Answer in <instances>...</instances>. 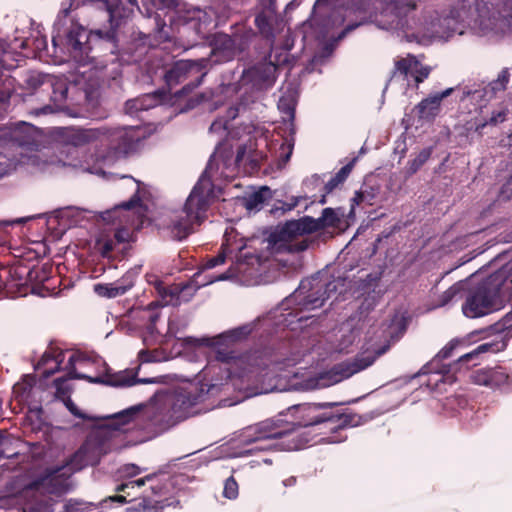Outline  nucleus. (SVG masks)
Instances as JSON below:
<instances>
[{
  "label": "nucleus",
  "instance_id": "obj_1",
  "mask_svg": "<svg viewBox=\"0 0 512 512\" xmlns=\"http://www.w3.org/2000/svg\"><path fill=\"white\" fill-rule=\"evenodd\" d=\"M338 406L339 403L336 402L301 403L291 406L288 410L294 417L295 422L264 421L252 429L253 437L249 440V442L255 444L252 450L302 449L308 440L300 435L298 427L329 423L333 425L331 427L333 430L356 426L360 417L336 409Z\"/></svg>",
  "mask_w": 512,
  "mask_h": 512
},
{
  "label": "nucleus",
  "instance_id": "obj_2",
  "mask_svg": "<svg viewBox=\"0 0 512 512\" xmlns=\"http://www.w3.org/2000/svg\"><path fill=\"white\" fill-rule=\"evenodd\" d=\"M72 4L63 8L54 25L55 34L52 36V44L55 53L58 51L81 66L92 63L98 57L106 55L107 44L97 45L100 37L96 31H88L82 25L68 19Z\"/></svg>",
  "mask_w": 512,
  "mask_h": 512
},
{
  "label": "nucleus",
  "instance_id": "obj_3",
  "mask_svg": "<svg viewBox=\"0 0 512 512\" xmlns=\"http://www.w3.org/2000/svg\"><path fill=\"white\" fill-rule=\"evenodd\" d=\"M106 420L108 423L97 432L104 437H112L117 432L127 433L136 428L160 434L177 424L164 399L145 409L142 406L130 407Z\"/></svg>",
  "mask_w": 512,
  "mask_h": 512
},
{
  "label": "nucleus",
  "instance_id": "obj_4",
  "mask_svg": "<svg viewBox=\"0 0 512 512\" xmlns=\"http://www.w3.org/2000/svg\"><path fill=\"white\" fill-rule=\"evenodd\" d=\"M211 166L210 160L188 196L183 209L175 213L166 226V230L173 240L182 241L186 239L193 233L194 225H200L205 219L209 207V197L212 194Z\"/></svg>",
  "mask_w": 512,
  "mask_h": 512
},
{
  "label": "nucleus",
  "instance_id": "obj_5",
  "mask_svg": "<svg viewBox=\"0 0 512 512\" xmlns=\"http://www.w3.org/2000/svg\"><path fill=\"white\" fill-rule=\"evenodd\" d=\"M338 222L339 218L335 211L332 208H325L322 211L321 217L317 219L310 216H304L297 220L287 221L271 235L272 241L274 243H288V250L290 252H302L308 249L313 241L304 238L300 241L294 242V239L297 236L310 234L326 227H335Z\"/></svg>",
  "mask_w": 512,
  "mask_h": 512
},
{
  "label": "nucleus",
  "instance_id": "obj_6",
  "mask_svg": "<svg viewBox=\"0 0 512 512\" xmlns=\"http://www.w3.org/2000/svg\"><path fill=\"white\" fill-rule=\"evenodd\" d=\"M52 266L44 264L29 268L19 264L0 270V292L6 296H25L30 291L38 293V285L48 281L51 277Z\"/></svg>",
  "mask_w": 512,
  "mask_h": 512
},
{
  "label": "nucleus",
  "instance_id": "obj_7",
  "mask_svg": "<svg viewBox=\"0 0 512 512\" xmlns=\"http://www.w3.org/2000/svg\"><path fill=\"white\" fill-rule=\"evenodd\" d=\"M503 294L501 274H491L469 289L462 312L468 318H479L499 309Z\"/></svg>",
  "mask_w": 512,
  "mask_h": 512
},
{
  "label": "nucleus",
  "instance_id": "obj_8",
  "mask_svg": "<svg viewBox=\"0 0 512 512\" xmlns=\"http://www.w3.org/2000/svg\"><path fill=\"white\" fill-rule=\"evenodd\" d=\"M62 470L55 469L26 486L25 494L32 493L33 499L24 505L23 512H54L56 503L45 493L61 495L67 491L69 475L66 476Z\"/></svg>",
  "mask_w": 512,
  "mask_h": 512
},
{
  "label": "nucleus",
  "instance_id": "obj_9",
  "mask_svg": "<svg viewBox=\"0 0 512 512\" xmlns=\"http://www.w3.org/2000/svg\"><path fill=\"white\" fill-rule=\"evenodd\" d=\"M337 290L335 280L328 281L319 276L302 280L298 288L286 298V305H296L295 310L311 311L320 308L325 301Z\"/></svg>",
  "mask_w": 512,
  "mask_h": 512
},
{
  "label": "nucleus",
  "instance_id": "obj_10",
  "mask_svg": "<svg viewBox=\"0 0 512 512\" xmlns=\"http://www.w3.org/2000/svg\"><path fill=\"white\" fill-rule=\"evenodd\" d=\"M100 7L106 9L109 15L110 29L96 30V35L100 37L97 45L107 44L109 54H116L119 49L118 29L131 17L135 8L139 9L137 0H100Z\"/></svg>",
  "mask_w": 512,
  "mask_h": 512
},
{
  "label": "nucleus",
  "instance_id": "obj_11",
  "mask_svg": "<svg viewBox=\"0 0 512 512\" xmlns=\"http://www.w3.org/2000/svg\"><path fill=\"white\" fill-rule=\"evenodd\" d=\"M211 63L209 58H200L197 60H179L175 62L164 75L166 85L172 90L184 80L192 78L189 83L184 85L182 89L175 92V96H184L190 93L193 89L198 87Z\"/></svg>",
  "mask_w": 512,
  "mask_h": 512
},
{
  "label": "nucleus",
  "instance_id": "obj_12",
  "mask_svg": "<svg viewBox=\"0 0 512 512\" xmlns=\"http://www.w3.org/2000/svg\"><path fill=\"white\" fill-rule=\"evenodd\" d=\"M251 332L249 326H241L222 333L214 338H206L201 341L205 345L215 348V359L223 363L235 361L238 356L229 345L246 338Z\"/></svg>",
  "mask_w": 512,
  "mask_h": 512
},
{
  "label": "nucleus",
  "instance_id": "obj_13",
  "mask_svg": "<svg viewBox=\"0 0 512 512\" xmlns=\"http://www.w3.org/2000/svg\"><path fill=\"white\" fill-rule=\"evenodd\" d=\"M369 0H353L347 11L365 14ZM386 9L397 19V25L409 27L408 17L418 8V0H381Z\"/></svg>",
  "mask_w": 512,
  "mask_h": 512
},
{
  "label": "nucleus",
  "instance_id": "obj_14",
  "mask_svg": "<svg viewBox=\"0 0 512 512\" xmlns=\"http://www.w3.org/2000/svg\"><path fill=\"white\" fill-rule=\"evenodd\" d=\"M164 400L178 424L193 414L194 406L203 401V393L197 388L181 389Z\"/></svg>",
  "mask_w": 512,
  "mask_h": 512
},
{
  "label": "nucleus",
  "instance_id": "obj_15",
  "mask_svg": "<svg viewBox=\"0 0 512 512\" xmlns=\"http://www.w3.org/2000/svg\"><path fill=\"white\" fill-rule=\"evenodd\" d=\"M69 377L87 380L90 383H100L113 387H131L139 383L153 382L151 379H139L137 377V372L128 369L113 374L107 373L103 376L95 378L82 373H78L77 371H72L69 373Z\"/></svg>",
  "mask_w": 512,
  "mask_h": 512
},
{
  "label": "nucleus",
  "instance_id": "obj_16",
  "mask_svg": "<svg viewBox=\"0 0 512 512\" xmlns=\"http://www.w3.org/2000/svg\"><path fill=\"white\" fill-rule=\"evenodd\" d=\"M103 140H107L109 146L118 153L127 154L135 149L139 138L135 135L133 128L103 126Z\"/></svg>",
  "mask_w": 512,
  "mask_h": 512
},
{
  "label": "nucleus",
  "instance_id": "obj_17",
  "mask_svg": "<svg viewBox=\"0 0 512 512\" xmlns=\"http://www.w3.org/2000/svg\"><path fill=\"white\" fill-rule=\"evenodd\" d=\"M383 351H379L374 355H357L353 360L351 361H344L339 364H336L331 372L335 376V382L341 381L343 379H347L354 374L368 368L371 366L377 357L381 355Z\"/></svg>",
  "mask_w": 512,
  "mask_h": 512
},
{
  "label": "nucleus",
  "instance_id": "obj_18",
  "mask_svg": "<svg viewBox=\"0 0 512 512\" xmlns=\"http://www.w3.org/2000/svg\"><path fill=\"white\" fill-rule=\"evenodd\" d=\"M28 83L33 87L37 88L42 85H47L52 89V93L50 96L51 101L53 102L55 108L57 110H61L64 108V104L67 100L68 94V85L66 81L62 79H56L51 76H38L31 77Z\"/></svg>",
  "mask_w": 512,
  "mask_h": 512
},
{
  "label": "nucleus",
  "instance_id": "obj_19",
  "mask_svg": "<svg viewBox=\"0 0 512 512\" xmlns=\"http://www.w3.org/2000/svg\"><path fill=\"white\" fill-rule=\"evenodd\" d=\"M504 342H486L477 346L471 352H468L458 358L456 362L449 365H443V368L437 370L438 374L442 376L448 375L452 370L455 372L460 370L461 366L464 364H468L470 361L476 359L480 354L491 352L497 353L502 351L505 348Z\"/></svg>",
  "mask_w": 512,
  "mask_h": 512
},
{
  "label": "nucleus",
  "instance_id": "obj_20",
  "mask_svg": "<svg viewBox=\"0 0 512 512\" xmlns=\"http://www.w3.org/2000/svg\"><path fill=\"white\" fill-rule=\"evenodd\" d=\"M276 67L272 62L265 61L258 63L246 72V77L258 89H268L272 87L276 81Z\"/></svg>",
  "mask_w": 512,
  "mask_h": 512
},
{
  "label": "nucleus",
  "instance_id": "obj_21",
  "mask_svg": "<svg viewBox=\"0 0 512 512\" xmlns=\"http://www.w3.org/2000/svg\"><path fill=\"white\" fill-rule=\"evenodd\" d=\"M239 48L236 39L225 33L215 34L212 41L211 54L217 59L215 62H227L238 54Z\"/></svg>",
  "mask_w": 512,
  "mask_h": 512
},
{
  "label": "nucleus",
  "instance_id": "obj_22",
  "mask_svg": "<svg viewBox=\"0 0 512 512\" xmlns=\"http://www.w3.org/2000/svg\"><path fill=\"white\" fill-rule=\"evenodd\" d=\"M454 91V88H447L446 90L431 95L421 102H419L414 111L420 119L431 121L439 114L441 101L450 96Z\"/></svg>",
  "mask_w": 512,
  "mask_h": 512
},
{
  "label": "nucleus",
  "instance_id": "obj_23",
  "mask_svg": "<svg viewBox=\"0 0 512 512\" xmlns=\"http://www.w3.org/2000/svg\"><path fill=\"white\" fill-rule=\"evenodd\" d=\"M36 128L27 122H19L14 124L10 129L11 141L23 148L32 149L37 145Z\"/></svg>",
  "mask_w": 512,
  "mask_h": 512
},
{
  "label": "nucleus",
  "instance_id": "obj_24",
  "mask_svg": "<svg viewBox=\"0 0 512 512\" xmlns=\"http://www.w3.org/2000/svg\"><path fill=\"white\" fill-rule=\"evenodd\" d=\"M150 489L151 493L159 497V499L153 498L148 494L143 495L136 504V511L162 512L169 505L166 498L160 499L165 494L163 485H151Z\"/></svg>",
  "mask_w": 512,
  "mask_h": 512
},
{
  "label": "nucleus",
  "instance_id": "obj_25",
  "mask_svg": "<svg viewBox=\"0 0 512 512\" xmlns=\"http://www.w3.org/2000/svg\"><path fill=\"white\" fill-rule=\"evenodd\" d=\"M133 286V276L132 274L127 273L113 283L95 285V292L102 297L116 298L118 296L124 295Z\"/></svg>",
  "mask_w": 512,
  "mask_h": 512
},
{
  "label": "nucleus",
  "instance_id": "obj_26",
  "mask_svg": "<svg viewBox=\"0 0 512 512\" xmlns=\"http://www.w3.org/2000/svg\"><path fill=\"white\" fill-rule=\"evenodd\" d=\"M154 478H155V474H149L143 478H139L136 480H127L125 482H122L121 484L116 486L115 491L117 493H124L125 495L117 494V495L109 496L108 498L105 499V502L110 501V502H115L119 505H123L128 502L127 497L133 495L131 490H133L134 488H140V487L144 486L146 484V482L152 481Z\"/></svg>",
  "mask_w": 512,
  "mask_h": 512
},
{
  "label": "nucleus",
  "instance_id": "obj_27",
  "mask_svg": "<svg viewBox=\"0 0 512 512\" xmlns=\"http://www.w3.org/2000/svg\"><path fill=\"white\" fill-rule=\"evenodd\" d=\"M510 82L509 68H503L496 79L490 81L482 90V95L485 100L489 101L495 98L499 93L504 92Z\"/></svg>",
  "mask_w": 512,
  "mask_h": 512
},
{
  "label": "nucleus",
  "instance_id": "obj_28",
  "mask_svg": "<svg viewBox=\"0 0 512 512\" xmlns=\"http://www.w3.org/2000/svg\"><path fill=\"white\" fill-rule=\"evenodd\" d=\"M460 344V341L457 339H452L449 341L437 354L436 356L429 362L428 364L424 365L419 372L416 374V376L427 374L430 372L437 373V370H440L443 368V365L439 367V363L442 360L448 359L452 356V353L454 349Z\"/></svg>",
  "mask_w": 512,
  "mask_h": 512
},
{
  "label": "nucleus",
  "instance_id": "obj_29",
  "mask_svg": "<svg viewBox=\"0 0 512 512\" xmlns=\"http://www.w3.org/2000/svg\"><path fill=\"white\" fill-rule=\"evenodd\" d=\"M508 114L509 109L506 106L501 105L500 107L494 109L491 112V116L488 120L484 122H468L466 124V131H474L478 133L479 136H482V130L484 127H486L487 125L495 126L497 124L503 123L504 121L507 120Z\"/></svg>",
  "mask_w": 512,
  "mask_h": 512
},
{
  "label": "nucleus",
  "instance_id": "obj_30",
  "mask_svg": "<svg viewBox=\"0 0 512 512\" xmlns=\"http://www.w3.org/2000/svg\"><path fill=\"white\" fill-rule=\"evenodd\" d=\"M80 360H82V355L79 353H73L69 357L68 366L70 368V371L68 373H70L72 371H76L75 367H74L75 363ZM68 379H71L69 377V374H67L66 377H59L53 381V385L56 389L55 397L57 399L61 400L62 402L65 401V399L70 398L71 387L67 384Z\"/></svg>",
  "mask_w": 512,
  "mask_h": 512
},
{
  "label": "nucleus",
  "instance_id": "obj_31",
  "mask_svg": "<svg viewBox=\"0 0 512 512\" xmlns=\"http://www.w3.org/2000/svg\"><path fill=\"white\" fill-rule=\"evenodd\" d=\"M417 66H420V62L412 54L397 59L394 63L390 80L396 77H402L403 80H407L409 76L413 75L414 68H417Z\"/></svg>",
  "mask_w": 512,
  "mask_h": 512
},
{
  "label": "nucleus",
  "instance_id": "obj_32",
  "mask_svg": "<svg viewBox=\"0 0 512 512\" xmlns=\"http://www.w3.org/2000/svg\"><path fill=\"white\" fill-rule=\"evenodd\" d=\"M105 130L102 127L79 129L70 135V142L74 146H83L96 140H103V133Z\"/></svg>",
  "mask_w": 512,
  "mask_h": 512
},
{
  "label": "nucleus",
  "instance_id": "obj_33",
  "mask_svg": "<svg viewBox=\"0 0 512 512\" xmlns=\"http://www.w3.org/2000/svg\"><path fill=\"white\" fill-rule=\"evenodd\" d=\"M182 289L179 288V286H172L163 288V291H160V294L165 301L164 304H162L159 301H152L147 305V310L154 311L158 308L164 306V305H173L176 306L179 304V295Z\"/></svg>",
  "mask_w": 512,
  "mask_h": 512
},
{
  "label": "nucleus",
  "instance_id": "obj_34",
  "mask_svg": "<svg viewBox=\"0 0 512 512\" xmlns=\"http://www.w3.org/2000/svg\"><path fill=\"white\" fill-rule=\"evenodd\" d=\"M64 360V353L60 350L51 348L48 351H45L42 355L41 359L38 362V366H46L50 361L55 362V367L51 369H46L43 372V375L45 377H50L53 375L56 371L59 370L61 363Z\"/></svg>",
  "mask_w": 512,
  "mask_h": 512
},
{
  "label": "nucleus",
  "instance_id": "obj_35",
  "mask_svg": "<svg viewBox=\"0 0 512 512\" xmlns=\"http://www.w3.org/2000/svg\"><path fill=\"white\" fill-rule=\"evenodd\" d=\"M489 4L505 21L507 27L512 31V0H488Z\"/></svg>",
  "mask_w": 512,
  "mask_h": 512
},
{
  "label": "nucleus",
  "instance_id": "obj_36",
  "mask_svg": "<svg viewBox=\"0 0 512 512\" xmlns=\"http://www.w3.org/2000/svg\"><path fill=\"white\" fill-rule=\"evenodd\" d=\"M269 197L270 189L268 187H262L260 190L248 195V197L245 199V207L248 210L258 209L266 202Z\"/></svg>",
  "mask_w": 512,
  "mask_h": 512
},
{
  "label": "nucleus",
  "instance_id": "obj_37",
  "mask_svg": "<svg viewBox=\"0 0 512 512\" xmlns=\"http://www.w3.org/2000/svg\"><path fill=\"white\" fill-rule=\"evenodd\" d=\"M375 197L376 195L372 188H370V190L361 188L359 191H356L354 197L351 200V210L349 216L354 214L356 206L361 204L373 205Z\"/></svg>",
  "mask_w": 512,
  "mask_h": 512
},
{
  "label": "nucleus",
  "instance_id": "obj_38",
  "mask_svg": "<svg viewBox=\"0 0 512 512\" xmlns=\"http://www.w3.org/2000/svg\"><path fill=\"white\" fill-rule=\"evenodd\" d=\"M153 101L154 98L151 95H145L143 98L130 99L125 103V111L128 114H134L146 110L153 106Z\"/></svg>",
  "mask_w": 512,
  "mask_h": 512
},
{
  "label": "nucleus",
  "instance_id": "obj_39",
  "mask_svg": "<svg viewBox=\"0 0 512 512\" xmlns=\"http://www.w3.org/2000/svg\"><path fill=\"white\" fill-rule=\"evenodd\" d=\"M508 374L502 367L489 368V388H497L508 382Z\"/></svg>",
  "mask_w": 512,
  "mask_h": 512
},
{
  "label": "nucleus",
  "instance_id": "obj_40",
  "mask_svg": "<svg viewBox=\"0 0 512 512\" xmlns=\"http://www.w3.org/2000/svg\"><path fill=\"white\" fill-rule=\"evenodd\" d=\"M254 22L263 37L270 38L273 36V26L271 24V19L265 12L258 13Z\"/></svg>",
  "mask_w": 512,
  "mask_h": 512
},
{
  "label": "nucleus",
  "instance_id": "obj_41",
  "mask_svg": "<svg viewBox=\"0 0 512 512\" xmlns=\"http://www.w3.org/2000/svg\"><path fill=\"white\" fill-rule=\"evenodd\" d=\"M432 147L422 149L418 155L408 162L409 174H415L431 157Z\"/></svg>",
  "mask_w": 512,
  "mask_h": 512
},
{
  "label": "nucleus",
  "instance_id": "obj_42",
  "mask_svg": "<svg viewBox=\"0 0 512 512\" xmlns=\"http://www.w3.org/2000/svg\"><path fill=\"white\" fill-rule=\"evenodd\" d=\"M493 274H501L503 278V294L512 291V261Z\"/></svg>",
  "mask_w": 512,
  "mask_h": 512
},
{
  "label": "nucleus",
  "instance_id": "obj_43",
  "mask_svg": "<svg viewBox=\"0 0 512 512\" xmlns=\"http://www.w3.org/2000/svg\"><path fill=\"white\" fill-rule=\"evenodd\" d=\"M289 48L281 49L280 51H272L269 55V62H272L276 70L281 67L289 64Z\"/></svg>",
  "mask_w": 512,
  "mask_h": 512
},
{
  "label": "nucleus",
  "instance_id": "obj_44",
  "mask_svg": "<svg viewBox=\"0 0 512 512\" xmlns=\"http://www.w3.org/2000/svg\"><path fill=\"white\" fill-rule=\"evenodd\" d=\"M65 407L68 409V411L76 418L86 420V421H95L97 418L90 416L84 412H82L77 405L72 401L71 397L65 399L63 401Z\"/></svg>",
  "mask_w": 512,
  "mask_h": 512
},
{
  "label": "nucleus",
  "instance_id": "obj_45",
  "mask_svg": "<svg viewBox=\"0 0 512 512\" xmlns=\"http://www.w3.org/2000/svg\"><path fill=\"white\" fill-rule=\"evenodd\" d=\"M472 383L488 387L489 382V368H481L473 371L470 374Z\"/></svg>",
  "mask_w": 512,
  "mask_h": 512
},
{
  "label": "nucleus",
  "instance_id": "obj_46",
  "mask_svg": "<svg viewBox=\"0 0 512 512\" xmlns=\"http://www.w3.org/2000/svg\"><path fill=\"white\" fill-rule=\"evenodd\" d=\"M141 469L135 464H125L118 469V475L122 479L133 480V478L139 475Z\"/></svg>",
  "mask_w": 512,
  "mask_h": 512
},
{
  "label": "nucleus",
  "instance_id": "obj_47",
  "mask_svg": "<svg viewBox=\"0 0 512 512\" xmlns=\"http://www.w3.org/2000/svg\"><path fill=\"white\" fill-rule=\"evenodd\" d=\"M224 497L235 499L238 496V483L233 476L226 479L223 490Z\"/></svg>",
  "mask_w": 512,
  "mask_h": 512
},
{
  "label": "nucleus",
  "instance_id": "obj_48",
  "mask_svg": "<svg viewBox=\"0 0 512 512\" xmlns=\"http://www.w3.org/2000/svg\"><path fill=\"white\" fill-rule=\"evenodd\" d=\"M278 106L283 114V120L293 122L295 118V105L291 102L281 99Z\"/></svg>",
  "mask_w": 512,
  "mask_h": 512
},
{
  "label": "nucleus",
  "instance_id": "obj_49",
  "mask_svg": "<svg viewBox=\"0 0 512 512\" xmlns=\"http://www.w3.org/2000/svg\"><path fill=\"white\" fill-rule=\"evenodd\" d=\"M460 291L461 286H459L458 284L452 285L440 296V306H445L448 303H450L456 297V295L460 293Z\"/></svg>",
  "mask_w": 512,
  "mask_h": 512
},
{
  "label": "nucleus",
  "instance_id": "obj_50",
  "mask_svg": "<svg viewBox=\"0 0 512 512\" xmlns=\"http://www.w3.org/2000/svg\"><path fill=\"white\" fill-rule=\"evenodd\" d=\"M4 68L3 61L0 60V70ZM11 92L8 89H0V117L4 115L9 106Z\"/></svg>",
  "mask_w": 512,
  "mask_h": 512
},
{
  "label": "nucleus",
  "instance_id": "obj_51",
  "mask_svg": "<svg viewBox=\"0 0 512 512\" xmlns=\"http://www.w3.org/2000/svg\"><path fill=\"white\" fill-rule=\"evenodd\" d=\"M430 72H431V67L423 66L420 63V66H417V68H414L412 77H413L415 83L418 85V84L422 83L425 79L428 78V76L430 75Z\"/></svg>",
  "mask_w": 512,
  "mask_h": 512
},
{
  "label": "nucleus",
  "instance_id": "obj_52",
  "mask_svg": "<svg viewBox=\"0 0 512 512\" xmlns=\"http://www.w3.org/2000/svg\"><path fill=\"white\" fill-rule=\"evenodd\" d=\"M97 245L103 257H110L111 252L114 250L115 241L110 238L100 239L97 242Z\"/></svg>",
  "mask_w": 512,
  "mask_h": 512
},
{
  "label": "nucleus",
  "instance_id": "obj_53",
  "mask_svg": "<svg viewBox=\"0 0 512 512\" xmlns=\"http://www.w3.org/2000/svg\"><path fill=\"white\" fill-rule=\"evenodd\" d=\"M498 329L505 331L507 335L512 337V311L507 313L498 323Z\"/></svg>",
  "mask_w": 512,
  "mask_h": 512
},
{
  "label": "nucleus",
  "instance_id": "obj_54",
  "mask_svg": "<svg viewBox=\"0 0 512 512\" xmlns=\"http://www.w3.org/2000/svg\"><path fill=\"white\" fill-rule=\"evenodd\" d=\"M354 165V160L343 166L335 175L334 177L338 180V183H344V181L348 178L349 174L351 173Z\"/></svg>",
  "mask_w": 512,
  "mask_h": 512
},
{
  "label": "nucleus",
  "instance_id": "obj_55",
  "mask_svg": "<svg viewBox=\"0 0 512 512\" xmlns=\"http://www.w3.org/2000/svg\"><path fill=\"white\" fill-rule=\"evenodd\" d=\"M225 253L219 252L216 256L209 258L203 265L205 269H212L225 262Z\"/></svg>",
  "mask_w": 512,
  "mask_h": 512
},
{
  "label": "nucleus",
  "instance_id": "obj_56",
  "mask_svg": "<svg viewBox=\"0 0 512 512\" xmlns=\"http://www.w3.org/2000/svg\"><path fill=\"white\" fill-rule=\"evenodd\" d=\"M141 205V198L138 195V190L134 193V195L128 200L124 201L118 205L119 208L124 210H131L137 206Z\"/></svg>",
  "mask_w": 512,
  "mask_h": 512
},
{
  "label": "nucleus",
  "instance_id": "obj_57",
  "mask_svg": "<svg viewBox=\"0 0 512 512\" xmlns=\"http://www.w3.org/2000/svg\"><path fill=\"white\" fill-rule=\"evenodd\" d=\"M129 231L125 228L118 229L114 233V241L117 243H125L128 241Z\"/></svg>",
  "mask_w": 512,
  "mask_h": 512
},
{
  "label": "nucleus",
  "instance_id": "obj_58",
  "mask_svg": "<svg viewBox=\"0 0 512 512\" xmlns=\"http://www.w3.org/2000/svg\"><path fill=\"white\" fill-rule=\"evenodd\" d=\"M246 154H247V146L245 144L240 145L237 148L235 163L237 165H240L243 162L244 158L246 157Z\"/></svg>",
  "mask_w": 512,
  "mask_h": 512
},
{
  "label": "nucleus",
  "instance_id": "obj_59",
  "mask_svg": "<svg viewBox=\"0 0 512 512\" xmlns=\"http://www.w3.org/2000/svg\"><path fill=\"white\" fill-rule=\"evenodd\" d=\"M340 184L341 183H338V180L333 176L324 186L325 194L331 193Z\"/></svg>",
  "mask_w": 512,
  "mask_h": 512
},
{
  "label": "nucleus",
  "instance_id": "obj_60",
  "mask_svg": "<svg viewBox=\"0 0 512 512\" xmlns=\"http://www.w3.org/2000/svg\"><path fill=\"white\" fill-rule=\"evenodd\" d=\"M32 387V384L29 383V382H23V383H17L15 386H14V392L15 393H19L20 391L22 392H25L26 390H29L31 389Z\"/></svg>",
  "mask_w": 512,
  "mask_h": 512
},
{
  "label": "nucleus",
  "instance_id": "obj_61",
  "mask_svg": "<svg viewBox=\"0 0 512 512\" xmlns=\"http://www.w3.org/2000/svg\"><path fill=\"white\" fill-rule=\"evenodd\" d=\"M291 154H292V146H289V150L287 153H285L284 155H281L280 158H281V161L283 163H287L291 157Z\"/></svg>",
  "mask_w": 512,
  "mask_h": 512
},
{
  "label": "nucleus",
  "instance_id": "obj_62",
  "mask_svg": "<svg viewBox=\"0 0 512 512\" xmlns=\"http://www.w3.org/2000/svg\"><path fill=\"white\" fill-rule=\"evenodd\" d=\"M186 343L188 344H192L194 346H198L200 345V340L196 339V338H193V337H187L185 338L184 340Z\"/></svg>",
  "mask_w": 512,
  "mask_h": 512
},
{
  "label": "nucleus",
  "instance_id": "obj_63",
  "mask_svg": "<svg viewBox=\"0 0 512 512\" xmlns=\"http://www.w3.org/2000/svg\"><path fill=\"white\" fill-rule=\"evenodd\" d=\"M159 319V313L157 312H152L149 316V321L151 324H155Z\"/></svg>",
  "mask_w": 512,
  "mask_h": 512
},
{
  "label": "nucleus",
  "instance_id": "obj_64",
  "mask_svg": "<svg viewBox=\"0 0 512 512\" xmlns=\"http://www.w3.org/2000/svg\"><path fill=\"white\" fill-rule=\"evenodd\" d=\"M23 222H24L23 219H17V220H14V221H1L0 225L9 226V225H13V224H16V223H23Z\"/></svg>",
  "mask_w": 512,
  "mask_h": 512
}]
</instances>
